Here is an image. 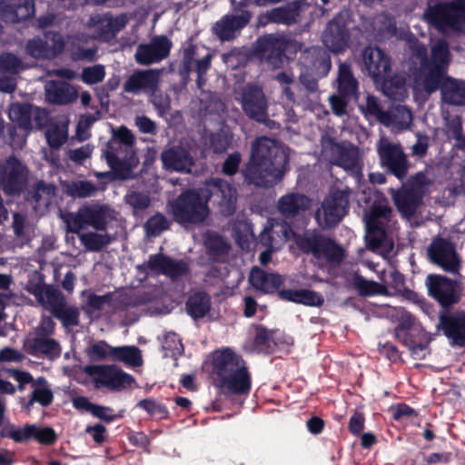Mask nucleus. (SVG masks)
Instances as JSON below:
<instances>
[{
	"mask_svg": "<svg viewBox=\"0 0 465 465\" xmlns=\"http://www.w3.org/2000/svg\"><path fill=\"white\" fill-rule=\"evenodd\" d=\"M209 193L188 190L170 203L174 219L182 224H196L205 221L209 214L207 201L213 198L224 214L233 212L236 203V192L226 182L221 179L206 183Z\"/></svg>",
	"mask_w": 465,
	"mask_h": 465,
	"instance_id": "f257e3e1",
	"label": "nucleus"
},
{
	"mask_svg": "<svg viewBox=\"0 0 465 465\" xmlns=\"http://www.w3.org/2000/svg\"><path fill=\"white\" fill-rule=\"evenodd\" d=\"M288 163L289 149L284 144L266 136L258 137L252 144L245 181L259 187H272L282 180Z\"/></svg>",
	"mask_w": 465,
	"mask_h": 465,
	"instance_id": "f03ea898",
	"label": "nucleus"
},
{
	"mask_svg": "<svg viewBox=\"0 0 465 465\" xmlns=\"http://www.w3.org/2000/svg\"><path fill=\"white\" fill-rule=\"evenodd\" d=\"M409 49L417 70L413 69V90L415 93L435 92L440 84L448 76L447 70L451 61L449 45L444 40L431 44L430 55L428 57L426 47L417 41L410 42Z\"/></svg>",
	"mask_w": 465,
	"mask_h": 465,
	"instance_id": "7ed1b4c3",
	"label": "nucleus"
},
{
	"mask_svg": "<svg viewBox=\"0 0 465 465\" xmlns=\"http://www.w3.org/2000/svg\"><path fill=\"white\" fill-rule=\"evenodd\" d=\"M215 384L224 393L246 394L251 389V377L242 357L230 348L213 353Z\"/></svg>",
	"mask_w": 465,
	"mask_h": 465,
	"instance_id": "20e7f679",
	"label": "nucleus"
},
{
	"mask_svg": "<svg viewBox=\"0 0 465 465\" xmlns=\"http://www.w3.org/2000/svg\"><path fill=\"white\" fill-rule=\"evenodd\" d=\"M371 202L364 213L366 228L365 240L370 250L386 255L393 249V242L386 233V228L391 221V208L387 199L379 192H373Z\"/></svg>",
	"mask_w": 465,
	"mask_h": 465,
	"instance_id": "39448f33",
	"label": "nucleus"
},
{
	"mask_svg": "<svg viewBox=\"0 0 465 465\" xmlns=\"http://www.w3.org/2000/svg\"><path fill=\"white\" fill-rule=\"evenodd\" d=\"M134 142V135L127 127L112 130V138L107 143L104 154L108 164L121 178H126L138 163Z\"/></svg>",
	"mask_w": 465,
	"mask_h": 465,
	"instance_id": "423d86ee",
	"label": "nucleus"
},
{
	"mask_svg": "<svg viewBox=\"0 0 465 465\" xmlns=\"http://www.w3.org/2000/svg\"><path fill=\"white\" fill-rule=\"evenodd\" d=\"M424 20L441 33L460 30L465 22V0L450 3H429Z\"/></svg>",
	"mask_w": 465,
	"mask_h": 465,
	"instance_id": "0eeeda50",
	"label": "nucleus"
},
{
	"mask_svg": "<svg viewBox=\"0 0 465 465\" xmlns=\"http://www.w3.org/2000/svg\"><path fill=\"white\" fill-rule=\"evenodd\" d=\"M26 290L35 295L39 303L58 318L64 325L78 324L79 312L77 308L67 306L61 292L40 282H29Z\"/></svg>",
	"mask_w": 465,
	"mask_h": 465,
	"instance_id": "6e6552de",
	"label": "nucleus"
},
{
	"mask_svg": "<svg viewBox=\"0 0 465 465\" xmlns=\"http://www.w3.org/2000/svg\"><path fill=\"white\" fill-rule=\"evenodd\" d=\"M322 157L355 177L361 172V153L359 149L351 143H339L325 137L322 140Z\"/></svg>",
	"mask_w": 465,
	"mask_h": 465,
	"instance_id": "1a4fd4ad",
	"label": "nucleus"
},
{
	"mask_svg": "<svg viewBox=\"0 0 465 465\" xmlns=\"http://www.w3.org/2000/svg\"><path fill=\"white\" fill-rule=\"evenodd\" d=\"M430 183V180L424 173H420L401 189L391 190L394 204L403 217L411 218L415 213Z\"/></svg>",
	"mask_w": 465,
	"mask_h": 465,
	"instance_id": "9d476101",
	"label": "nucleus"
},
{
	"mask_svg": "<svg viewBox=\"0 0 465 465\" xmlns=\"http://www.w3.org/2000/svg\"><path fill=\"white\" fill-rule=\"evenodd\" d=\"M109 209L104 205H91L80 208L77 213L64 216L67 231L79 233L88 226L96 231H104Z\"/></svg>",
	"mask_w": 465,
	"mask_h": 465,
	"instance_id": "9b49d317",
	"label": "nucleus"
},
{
	"mask_svg": "<svg viewBox=\"0 0 465 465\" xmlns=\"http://www.w3.org/2000/svg\"><path fill=\"white\" fill-rule=\"evenodd\" d=\"M301 64L304 67V71L301 72V81L312 94L317 98V83L314 78H310L309 75L325 76L331 69L330 57L322 49L313 47L302 54Z\"/></svg>",
	"mask_w": 465,
	"mask_h": 465,
	"instance_id": "f8f14e48",
	"label": "nucleus"
},
{
	"mask_svg": "<svg viewBox=\"0 0 465 465\" xmlns=\"http://www.w3.org/2000/svg\"><path fill=\"white\" fill-rule=\"evenodd\" d=\"M349 198L347 192L335 191L330 193L316 212L318 224L330 228L339 223L347 213Z\"/></svg>",
	"mask_w": 465,
	"mask_h": 465,
	"instance_id": "ddd939ff",
	"label": "nucleus"
},
{
	"mask_svg": "<svg viewBox=\"0 0 465 465\" xmlns=\"http://www.w3.org/2000/svg\"><path fill=\"white\" fill-rule=\"evenodd\" d=\"M302 249L312 252L321 265L326 263H338L344 258L342 248L331 240L322 238L316 234H308L299 242Z\"/></svg>",
	"mask_w": 465,
	"mask_h": 465,
	"instance_id": "4468645a",
	"label": "nucleus"
},
{
	"mask_svg": "<svg viewBox=\"0 0 465 465\" xmlns=\"http://www.w3.org/2000/svg\"><path fill=\"white\" fill-rule=\"evenodd\" d=\"M85 372L90 376L96 388L123 390L134 383V378L114 366H88Z\"/></svg>",
	"mask_w": 465,
	"mask_h": 465,
	"instance_id": "2eb2a0df",
	"label": "nucleus"
},
{
	"mask_svg": "<svg viewBox=\"0 0 465 465\" xmlns=\"http://www.w3.org/2000/svg\"><path fill=\"white\" fill-rule=\"evenodd\" d=\"M26 167L15 157L10 156L0 161V186L7 193L23 190L27 180Z\"/></svg>",
	"mask_w": 465,
	"mask_h": 465,
	"instance_id": "dca6fc26",
	"label": "nucleus"
},
{
	"mask_svg": "<svg viewBox=\"0 0 465 465\" xmlns=\"http://www.w3.org/2000/svg\"><path fill=\"white\" fill-rule=\"evenodd\" d=\"M377 151L383 166L387 167L398 178L405 176L408 163L400 145L391 143L382 135L377 143Z\"/></svg>",
	"mask_w": 465,
	"mask_h": 465,
	"instance_id": "f3484780",
	"label": "nucleus"
},
{
	"mask_svg": "<svg viewBox=\"0 0 465 465\" xmlns=\"http://www.w3.org/2000/svg\"><path fill=\"white\" fill-rule=\"evenodd\" d=\"M126 15H112L110 14L94 15L90 17L87 28L92 30V38L109 41L127 24Z\"/></svg>",
	"mask_w": 465,
	"mask_h": 465,
	"instance_id": "a211bd4d",
	"label": "nucleus"
},
{
	"mask_svg": "<svg viewBox=\"0 0 465 465\" xmlns=\"http://www.w3.org/2000/svg\"><path fill=\"white\" fill-rule=\"evenodd\" d=\"M296 237L292 228L284 222L269 221L261 234V239L269 248L260 255L262 264H267L272 259V249L277 248L278 244Z\"/></svg>",
	"mask_w": 465,
	"mask_h": 465,
	"instance_id": "6ab92c4d",
	"label": "nucleus"
},
{
	"mask_svg": "<svg viewBox=\"0 0 465 465\" xmlns=\"http://www.w3.org/2000/svg\"><path fill=\"white\" fill-rule=\"evenodd\" d=\"M9 118L25 130H33L45 125L47 113L30 104H13L9 108Z\"/></svg>",
	"mask_w": 465,
	"mask_h": 465,
	"instance_id": "aec40b11",
	"label": "nucleus"
},
{
	"mask_svg": "<svg viewBox=\"0 0 465 465\" xmlns=\"http://www.w3.org/2000/svg\"><path fill=\"white\" fill-rule=\"evenodd\" d=\"M171 47L172 43L166 36H155L149 43L138 45L135 60L143 65L158 63L168 56Z\"/></svg>",
	"mask_w": 465,
	"mask_h": 465,
	"instance_id": "412c9836",
	"label": "nucleus"
},
{
	"mask_svg": "<svg viewBox=\"0 0 465 465\" xmlns=\"http://www.w3.org/2000/svg\"><path fill=\"white\" fill-rule=\"evenodd\" d=\"M241 104L244 113L257 122L267 119V103L262 90L258 86H247L243 89Z\"/></svg>",
	"mask_w": 465,
	"mask_h": 465,
	"instance_id": "4be33fe9",
	"label": "nucleus"
},
{
	"mask_svg": "<svg viewBox=\"0 0 465 465\" xmlns=\"http://www.w3.org/2000/svg\"><path fill=\"white\" fill-rule=\"evenodd\" d=\"M212 58L213 55L210 53L201 55L200 48L193 45H189L183 49V69L187 74L193 70L197 73V84L199 87H202L205 82L204 75L211 66Z\"/></svg>",
	"mask_w": 465,
	"mask_h": 465,
	"instance_id": "5701e85b",
	"label": "nucleus"
},
{
	"mask_svg": "<svg viewBox=\"0 0 465 465\" xmlns=\"http://www.w3.org/2000/svg\"><path fill=\"white\" fill-rule=\"evenodd\" d=\"M45 45H49V41H51L53 45L45 46L43 38H34L28 41L25 47L26 53L35 58H53L64 51L65 43L61 35L47 33L45 35Z\"/></svg>",
	"mask_w": 465,
	"mask_h": 465,
	"instance_id": "b1692460",
	"label": "nucleus"
},
{
	"mask_svg": "<svg viewBox=\"0 0 465 465\" xmlns=\"http://www.w3.org/2000/svg\"><path fill=\"white\" fill-rule=\"evenodd\" d=\"M427 286L430 294L442 306H449L458 301L456 282L440 275H429Z\"/></svg>",
	"mask_w": 465,
	"mask_h": 465,
	"instance_id": "393cba45",
	"label": "nucleus"
},
{
	"mask_svg": "<svg viewBox=\"0 0 465 465\" xmlns=\"http://www.w3.org/2000/svg\"><path fill=\"white\" fill-rule=\"evenodd\" d=\"M159 71L148 69L134 72L124 84V91L131 94L154 93L159 84Z\"/></svg>",
	"mask_w": 465,
	"mask_h": 465,
	"instance_id": "a878e982",
	"label": "nucleus"
},
{
	"mask_svg": "<svg viewBox=\"0 0 465 465\" xmlns=\"http://www.w3.org/2000/svg\"><path fill=\"white\" fill-rule=\"evenodd\" d=\"M362 56L364 66L375 83H379L389 74L390 58L380 48L366 47Z\"/></svg>",
	"mask_w": 465,
	"mask_h": 465,
	"instance_id": "bb28decb",
	"label": "nucleus"
},
{
	"mask_svg": "<svg viewBox=\"0 0 465 465\" xmlns=\"http://www.w3.org/2000/svg\"><path fill=\"white\" fill-rule=\"evenodd\" d=\"M429 254L431 260L445 271H457L459 260L450 242L443 239L435 240L429 249Z\"/></svg>",
	"mask_w": 465,
	"mask_h": 465,
	"instance_id": "cd10ccee",
	"label": "nucleus"
},
{
	"mask_svg": "<svg viewBox=\"0 0 465 465\" xmlns=\"http://www.w3.org/2000/svg\"><path fill=\"white\" fill-rule=\"evenodd\" d=\"M163 167L167 170L191 173L194 164L191 153L183 146H173L162 153Z\"/></svg>",
	"mask_w": 465,
	"mask_h": 465,
	"instance_id": "c85d7f7f",
	"label": "nucleus"
},
{
	"mask_svg": "<svg viewBox=\"0 0 465 465\" xmlns=\"http://www.w3.org/2000/svg\"><path fill=\"white\" fill-rule=\"evenodd\" d=\"M349 35L341 17L330 22L324 31V45L333 53L342 52L348 45Z\"/></svg>",
	"mask_w": 465,
	"mask_h": 465,
	"instance_id": "c756f323",
	"label": "nucleus"
},
{
	"mask_svg": "<svg viewBox=\"0 0 465 465\" xmlns=\"http://www.w3.org/2000/svg\"><path fill=\"white\" fill-rule=\"evenodd\" d=\"M79 88L64 81H48L45 85V98L54 104H67L78 97Z\"/></svg>",
	"mask_w": 465,
	"mask_h": 465,
	"instance_id": "7c9ffc66",
	"label": "nucleus"
},
{
	"mask_svg": "<svg viewBox=\"0 0 465 465\" xmlns=\"http://www.w3.org/2000/svg\"><path fill=\"white\" fill-rule=\"evenodd\" d=\"M250 17V13L245 10L238 15H225L213 25V30L222 41L230 40L249 22Z\"/></svg>",
	"mask_w": 465,
	"mask_h": 465,
	"instance_id": "2f4dec72",
	"label": "nucleus"
},
{
	"mask_svg": "<svg viewBox=\"0 0 465 465\" xmlns=\"http://www.w3.org/2000/svg\"><path fill=\"white\" fill-rule=\"evenodd\" d=\"M146 267L151 272L162 273L173 279L187 272V265L183 262L174 261L161 254L151 256Z\"/></svg>",
	"mask_w": 465,
	"mask_h": 465,
	"instance_id": "473e14b6",
	"label": "nucleus"
},
{
	"mask_svg": "<svg viewBox=\"0 0 465 465\" xmlns=\"http://www.w3.org/2000/svg\"><path fill=\"white\" fill-rule=\"evenodd\" d=\"M439 326L441 327L451 344L465 345V314L441 316Z\"/></svg>",
	"mask_w": 465,
	"mask_h": 465,
	"instance_id": "72a5a7b5",
	"label": "nucleus"
},
{
	"mask_svg": "<svg viewBox=\"0 0 465 465\" xmlns=\"http://www.w3.org/2000/svg\"><path fill=\"white\" fill-rule=\"evenodd\" d=\"M389 278H382L383 283H378L371 281H361L360 282L361 292L364 295L388 294V286L392 285L395 290H400L403 285V277L396 271L390 272Z\"/></svg>",
	"mask_w": 465,
	"mask_h": 465,
	"instance_id": "f704fd0d",
	"label": "nucleus"
},
{
	"mask_svg": "<svg viewBox=\"0 0 465 465\" xmlns=\"http://www.w3.org/2000/svg\"><path fill=\"white\" fill-rule=\"evenodd\" d=\"M250 282L256 290L271 293L281 286L282 278L279 274L267 273L259 268H253L250 273Z\"/></svg>",
	"mask_w": 465,
	"mask_h": 465,
	"instance_id": "c9c22d12",
	"label": "nucleus"
},
{
	"mask_svg": "<svg viewBox=\"0 0 465 465\" xmlns=\"http://www.w3.org/2000/svg\"><path fill=\"white\" fill-rule=\"evenodd\" d=\"M389 74L380 80L378 84H381L383 94L393 100H403L408 96V87L406 79L402 74H395L388 77Z\"/></svg>",
	"mask_w": 465,
	"mask_h": 465,
	"instance_id": "e433bc0d",
	"label": "nucleus"
},
{
	"mask_svg": "<svg viewBox=\"0 0 465 465\" xmlns=\"http://www.w3.org/2000/svg\"><path fill=\"white\" fill-rule=\"evenodd\" d=\"M442 98L446 103L465 105V82L446 77L440 84Z\"/></svg>",
	"mask_w": 465,
	"mask_h": 465,
	"instance_id": "4c0bfd02",
	"label": "nucleus"
},
{
	"mask_svg": "<svg viewBox=\"0 0 465 465\" xmlns=\"http://www.w3.org/2000/svg\"><path fill=\"white\" fill-rule=\"evenodd\" d=\"M25 345L35 355H58L60 353L58 343L54 340L49 338V336L44 335L40 332L28 336Z\"/></svg>",
	"mask_w": 465,
	"mask_h": 465,
	"instance_id": "58836bf2",
	"label": "nucleus"
},
{
	"mask_svg": "<svg viewBox=\"0 0 465 465\" xmlns=\"http://www.w3.org/2000/svg\"><path fill=\"white\" fill-rule=\"evenodd\" d=\"M310 205V199L300 193H288L278 201V209L286 217L298 214L301 211L308 209Z\"/></svg>",
	"mask_w": 465,
	"mask_h": 465,
	"instance_id": "ea45409f",
	"label": "nucleus"
},
{
	"mask_svg": "<svg viewBox=\"0 0 465 465\" xmlns=\"http://www.w3.org/2000/svg\"><path fill=\"white\" fill-rule=\"evenodd\" d=\"M280 295L284 300L309 306H320L323 302L321 294L310 290H285Z\"/></svg>",
	"mask_w": 465,
	"mask_h": 465,
	"instance_id": "a19ab883",
	"label": "nucleus"
},
{
	"mask_svg": "<svg viewBox=\"0 0 465 465\" xmlns=\"http://www.w3.org/2000/svg\"><path fill=\"white\" fill-rule=\"evenodd\" d=\"M360 108L369 120L375 119L382 124H391L393 123L391 116L387 112L382 111L378 99L372 95L368 94L365 103L361 104Z\"/></svg>",
	"mask_w": 465,
	"mask_h": 465,
	"instance_id": "79ce46f5",
	"label": "nucleus"
},
{
	"mask_svg": "<svg viewBox=\"0 0 465 465\" xmlns=\"http://www.w3.org/2000/svg\"><path fill=\"white\" fill-rule=\"evenodd\" d=\"M35 14V4L33 0H24L15 6H5L1 9V15L6 22L16 23L23 19L31 17Z\"/></svg>",
	"mask_w": 465,
	"mask_h": 465,
	"instance_id": "37998d69",
	"label": "nucleus"
},
{
	"mask_svg": "<svg viewBox=\"0 0 465 465\" xmlns=\"http://www.w3.org/2000/svg\"><path fill=\"white\" fill-rule=\"evenodd\" d=\"M53 392L44 379H37L33 382V391L31 400L25 405L27 411H30L34 402H38L42 406H47L53 401Z\"/></svg>",
	"mask_w": 465,
	"mask_h": 465,
	"instance_id": "c03bdc74",
	"label": "nucleus"
},
{
	"mask_svg": "<svg viewBox=\"0 0 465 465\" xmlns=\"http://www.w3.org/2000/svg\"><path fill=\"white\" fill-rule=\"evenodd\" d=\"M259 46L264 51V53L267 52H272V54L275 53V57H273L272 54L267 56V60L270 61V63L273 66H278L277 61L282 59V45L283 43V39L282 37L274 36V35H267L263 38H261L259 40Z\"/></svg>",
	"mask_w": 465,
	"mask_h": 465,
	"instance_id": "a18cd8bd",
	"label": "nucleus"
},
{
	"mask_svg": "<svg viewBox=\"0 0 465 465\" xmlns=\"http://www.w3.org/2000/svg\"><path fill=\"white\" fill-rule=\"evenodd\" d=\"M113 361H123L134 367L140 366L143 362L141 351L134 346L114 347Z\"/></svg>",
	"mask_w": 465,
	"mask_h": 465,
	"instance_id": "49530a36",
	"label": "nucleus"
},
{
	"mask_svg": "<svg viewBox=\"0 0 465 465\" xmlns=\"http://www.w3.org/2000/svg\"><path fill=\"white\" fill-rule=\"evenodd\" d=\"M210 310V298L199 292L192 295L187 302V311L193 318L203 317Z\"/></svg>",
	"mask_w": 465,
	"mask_h": 465,
	"instance_id": "de8ad7c7",
	"label": "nucleus"
},
{
	"mask_svg": "<svg viewBox=\"0 0 465 465\" xmlns=\"http://www.w3.org/2000/svg\"><path fill=\"white\" fill-rule=\"evenodd\" d=\"M391 116L393 123L391 124H384L385 126L391 127L394 130H403L410 127L412 122L411 112L403 105H397L387 112Z\"/></svg>",
	"mask_w": 465,
	"mask_h": 465,
	"instance_id": "09e8293b",
	"label": "nucleus"
},
{
	"mask_svg": "<svg viewBox=\"0 0 465 465\" xmlns=\"http://www.w3.org/2000/svg\"><path fill=\"white\" fill-rule=\"evenodd\" d=\"M63 187L66 193L73 197H88L97 190L94 184L83 180L64 182Z\"/></svg>",
	"mask_w": 465,
	"mask_h": 465,
	"instance_id": "8fccbe9b",
	"label": "nucleus"
},
{
	"mask_svg": "<svg viewBox=\"0 0 465 465\" xmlns=\"http://www.w3.org/2000/svg\"><path fill=\"white\" fill-rule=\"evenodd\" d=\"M68 50L74 60H94L96 58L97 46L94 44L83 43L81 39L70 43Z\"/></svg>",
	"mask_w": 465,
	"mask_h": 465,
	"instance_id": "3c124183",
	"label": "nucleus"
},
{
	"mask_svg": "<svg viewBox=\"0 0 465 465\" xmlns=\"http://www.w3.org/2000/svg\"><path fill=\"white\" fill-rule=\"evenodd\" d=\"M338 84L340 94L342 95H351L356 91L357 83L351 74L350 67L346 64L340 65Z\"/></svg>",
	"mask_w": 465,
	"mask_h": 465,
	"instance_id": "603ef678",
	"label": "nucleus"
},
{
	"mask_svg": "<svg viewBox=\"0 0 465 465\" xmlns=\"http://www.w3.org/2000/svg\"><path fill=\"white\" fill-rule=\"evenodd\" d=\"M47 143L53 148L60 147L67 139V124L59 123L51 124L45 134Z\"/></svg>",
	"mask_w": 465,
	"mask_h": 465,
	"instance_id": "864d4df0",
	"label": "nucleus"
},
{
	"mask_svg": "<svg viewBox=\"0 0 465 465\" xmlns=\"http://www.w3.org/2000/svg\"><path fill=\"white\" fill-rule=\"evenodd\" d=\"M80 241L88 251H99L110 242V237L104 232H83Z\"/></svg>",
	"mask_w": 465,
	"mask_h": 465,
	"instance_id": "5fc2aeb1",
	"label": "nucleus"
},
{
	"mask_svg": "<svg viewBox=\"0 0 465 465\" xmlns=\"http://www.w3.org/2000/svg\"><path fill=\"white\" fill-rule=\"evenodd\" d=\"M24 69L23 62L16 55L5 53L0 56V73H6L10 74L9 76H14Z\"/></svg>",
	"mask_w": 465,
	"mask_h": 465,
	"instance_id": "6e6d98bb",
	"label": "nucleus"
},
{
	"mask_svg": "<svg viewBox=\"0 0 465 465\" xmlns=\"http://www.w3.org/2000/svg\"><path fill=\"white\" fill-rule=\"evenodd\" d=\"M163 350L165 351V356L176 357L181 355L183 351V346L181 340L174 332H167L163 341Z\"/></svg>",
	"mask_w": 465,
	"mask_h": 465,
	"instance_id": "4d7b16f0",
	"label": "nucleus"
},
{
	"mask_svg": "<svg viewBox=\"0 0 465 465\" xmlns=\"http://www.w3.org/2000/svg\"><path fill=\"white\" fill-rule=\"evenodd\" d=\"M110 302L108 295L98 296L95 294H89L87 302L84 306V310L91 316L97 317L99 312L107 305Z\"/></svg>",
	"mask_w": 465,
	"mask_h": 465,
	"instance_id": "13d9d810",
	"label": "nucleus"
},
{
	"mask_svg": "<svg viewBox=\"0 0 465 465\" xmlns=\"http://www.w3.org/2000/svg\"><path fill=\"white\" fill-rule=\"evenodd\" d=\"M105 76V68L102 64L84 67L81 74V80L86 84H94L102 82Z\"/></svg>",
	"mask_w": 465,
	"mask_h": 465,
	"instance_id": "bf43d9fd",
	"label": "nucleus"
},
{
	"mask_svg": "<svg viewBox=\"0 0 465 465\" xmlns=\"http://www.w3.org/2000/svg\"><path fill=\"white\" fill-rule=\"evenodd\" d=\"M114 349L105 341H98L88 348L87 353L93 360H113Z\"/></svg>",
	"mask_w": 465,
	"mask_h": 465,
	"instance_id": "052dcab7",
	"label": "nucleus"
},
{
	"mask_svg": "<svg viewBox=\"0 0 465 465\" xmlns=\"http://www.w3.org/2000/svg\"><path fill=\"white\" fill-rule=\"evenodd\" d=\"M124 200L125 203L133 208L134 214L140 211H143L150 204V198L147 194L136 192L128 193Z\"/></svg>",
	"mask_w": 465,
	"mask_h": 465,
	"instance_id": "680f3d73",
	"label": "nucleus"
},
{
	"mask_svg": "<svg viewBox=\"0 0 465 465\" xmlns=\"http://www.w3.org/2000/svg\"><path fill=\"white\" fill-rule=\"evenodd\" d=\"M169 223L165 217L160 213H157L151 217L145 223V230L148 235L156 236L159 235L163 231L166 230Z\"/></svg>",
	"mask_w": 465,
	"mask_h": 465,
	"instance_id": "e2e57ef3",
	"label": "nucleus"
},
{
	"mask_svg": "<svg viewBox=\"0 0 465 465\" xmlns=\"http://www.w3.org/2000/svg\"><path fill=\"white\" fill-rule=\"evenodd\" d=\"M35 430V424H27L23 428L11 427L6 436L15 442H23L33 440V433Z\"/></svg>",
	"mask_w": 465,
	"mask_h": 465,
	"instance_id": "0e129e2a",
	"label": "nucleus"
},
{
	"mask_svg": "<svg viewBox=\"0 0 465 465\" xmlns=\"http://www.w3.org/2000/svg\"><path fill=\"white\" fill-rule=\"evenodd\" d=\"M232 136L226 129H223L220 134L212 137V146L214 152L221 153L225 151L231 144Z\"/></svg>",
	"mask_w": 465,
	"mask_h": 465,
	"instance_id": "69168bd1",
	"label": "nucleus"
},
{
	"mask_svg": "<svg viewBox=\"0 0 465 465\" xmlns=\"http://www.w3.org/2000/svg\"><path fill=\"white\" fill-rule=\"evenodd\" d=\"M35 430L33 433V440H36L43 444H51L55 440V433L51 428H41L37 425H35Z\"/></svg>",
	"mask_w": 465,
	"mask_h": 465,
	"instance_id": "338daca9",
	"label": "nucleus"
},
{
	"mask_svg": "<svg viewBox=\"0 0 465 465\" xmlns=\"http://www.w3.org/2000/svg\"><path fill=\"white\" fill-rule=\"evenodd\" d=\"M92 151V147L89 144H85L79 148L69 150L67 154L72 161L75 163H82L90 157Z\"/></svg>",
	"mask_w": 465,
	"mask_h": 465,
	"instance_id": "774afa93",
	"label": "nucleus"
}]
</instances>
